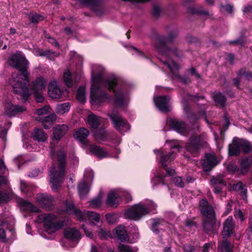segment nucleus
Wrapping results in <instances>:
<instances>
[{
  "label": "nucleus",
  "instance_id": "f3484780",
  "mask_svg": "<svg viewBox=\"0 0 252 252\" xmlns=\"http://www.w3.org/2000/svg\"><path fill=\"white\" fill-rule=\"evenodd\" d=\"M199 207L202 218L216 216L213 207L206 198L199 201Z\"/></svg>",
  "mask_w": 252,
  "mask_h": 252
},
{
  "label": "nucleus",
  "instance_id": "052dcab7",
  "mask_svg": "<svg viewBox=\"0 0 252 252\" xmlns=\"http://www.w3.org/2000/svg\"><path fill=\"white\" fill-rule=\"evenodd\" d=\"M175 185L180 188H184L185 182L181 177H176L173 180Z\"/></svg>",
  "mask_w": 252,
  "mask_h": 252
},
{
  "label": "nucleus",
  "instance_id": "0e129e2a",
  "mask_svg": "<svg viewBox=\"0 0 252 252\" xmlns=\"http://www.w3.org/2000/svg\"><path fill=\"white\" fill-rule=\"evenodd\" d=\"M160 8L158 5H153L152 14L154 17L158 18L160 15Z\"/></svg>",
  "mask_w": 252,
  "mask_h": 252
},
{
  "label": "nucleus",
  "instance_id": "0eeeda50",
  "mask_svg": "<svg viewBox=\"0 0 252 252\" xmlns=\"http://www.w3.org/2000/svg\"><path fill=\"white\" fill-rule=\"evenodd\" d=\"M177 35L178 33L176 31L170 32L168 37L157 34L155 42V47L157 51L161 55H167L171 51L169 44H173L174 39Z\"/></svg>",
  "mask_w": 252,
  "mask_h": 252
},
{
  "label": "nucleus",
  "instance_id": "6ab92c4d",
  "mask_svg": "<svg viewBox=\"0 0 252 252\" xmlns=\"http://www.w3.org/2000/svg\"><path fill=\"white\" fill-rule=\"evenodd\" d=\"M234 225L232 217H228L223 223V230L221 232L223 239L230 237L234 233Z\"/></svg>",
  "mask_w": 252,
  "mask_h": 252
},
{
  "label": "nucleus",
  "instance_id": "4be33fe9",
  "mask_svg": "<svg viewBox=\"0 0 252 252\" xmlns=\"http://www.w3.org/2000/svg\"><path fill=\"white\" fill-rule=\"evenodd\" d=\"M113 233L114 237L121 242H128L129 241V236L126 227L124 225H120L118 226L113 230Z\"/></svg>",
  "mask_w": 252,
  "mask_h": 252
},
{
  "label": "nucleus",
  "instance_id": "c9c22d12",
  "mask_svg": "<svg viewBox=\"0 0 252 252\" xmlns=\"http://www.w3.org/2000/svg\"><path fill=\"white\" fill-rule=\"evenodd\" d=\"M90 98L92 103L100 104L107 99L108 96L107 93L102 92L100 94L97 93Z\"/></svg>",
  "mask_w": 252,
  "mask_h": 252
},
{
  "label": "nucleus",
  "instance_id": "c03bdc74",
  "mask_svg": "<svg viewBox=\"0 0 252 252\" xmlns=\"http://www.w3.org/2000/svg\"><path fill=\"white\" fill-rule=\"evenodd\" d=\"M86 89L85 87L81 86L78 88L76 93V99L81 103L86 102Z\"/></svg>",
  "mask_w": 252,
  "mask_h": 252
},
{
  "label": "nucleus",
  "instance_id": "a211bd4d",
  "mask_svg": "<svg viewBox=\"0 0 252 252\" xmlns=\"http://www.w3.org/2000/svg\"><path fill=\"white\" fill-rule=\"evenodd\" d=\"M240 166V173L241 175H245L252 167V156L244 157L238 159Z\"/></svg>",
  "mask_w": 252,
  "mask_h": 252
},
{
  "label": "nucleus",
  "instance_id": "72a5a7b5",
  "mask_svg": "<svg viewBox=\"0 0 252 252\" xmlns=\"http://www.w3.org/2000/svg\"><path fill=\"white\" fill-rule=\"evenodd\" d=\"M119 197V195L114 191H111L107 194V200L106 204L107 206L111 207H117L118 205V203H117V199Z\"/></svg>",
  "mask_w": 252,
  "mask_h": 252
},
{
  "label": "nucleus",
  "instance_id": "ddd939ff",
  "mask_svg": "<svg viewBox=\"0 0 252 252\" xmlns=\"http://www.w3.org/2000/svg\"><path fill=\"white\" fill-rule=\"evenodd\" d=\"M167 123L171 129L182 135L188 134L187 124L182 120L175 118H171L168 120Z\"/></svg>",
  "mask_w": 252,
  "mask_h": 252
},
{
  "label": "nucleus",
  "instance_id": "dca6fc26",
  "mask_svg": "<svg viewBox=\"0 0 252 252\" xmlns=\"http://www.w3.org/2000/svg\"><path fill=\"white\" fill-rule=\"evenodd\" d=\"M171 99L169 95H159L154 99L156 105L158 109L164 113L170 111L169 103Z\"/></svg>",
  "mask_w": 252,
  "mask_h": 252
},
{
  "label": "nucleus",
  "instance_id": "69168bd1",
  "mask_svg": "<svg viewBox=\"0 0 252 252\" xmlns=\"http://www.w3.org/2000/svg\"><path fill=\"white\" fill-rule=\"evenodd\" d=\"M245 184L242 181H239L236 184H234L232 186V189L234 191H240L244 186Z\"/></svg>",
  "mask_w": 252,
  "mask_h": 252
},
{
  "label": "nucleus",
  "instance_id": "e2e57ef3",
  "mask_svg": "<svg viewBox=\"0 0 252 252\" xmlns=\"http://www.w3.org/2000/svg\"><path fill=\"white\" fill-rule=\"evenodd\" d=\"M167 11H169V12H167V14L169 15H175L176 14V9L175 5L173 4H169L167 7Z\"/></svg>",
  "mask_w": 252,
  "mask_h": 252
},
{
  "label": "nucleus",
  "instance_id": "49530a36",
  "mask_svg": "<svg viewBox=\"0 0 252 252\" xmlns=\"http://www.w3.org/2000/svg\"><path fill=\"white\" fill-rule=\"evenodd\" d=\"M187 12L191 14H196L199 15H209V12L208 11L204 10L202 9H197L192 6H189L187 8Z\"/></svg>",
  "mask_w": 252,
  "mask_h": 252
},
{
  "label": "nucleus",
  "instance_id": "8fccbe9b",
  "mask_svg": "<svg viewBox=\"0 0 252 252\" xmlns=\"http://www.w3.org/2000/svg\"><path fill=\"white\" fill-rule=\"evenodd\" d=\"M211 186H226L224 180L220 177H214L210 180Z\"/></svg>",
  "mask_w": 252,
  "mask_h": 252
},
{
  "label": "nucleus",
  "instance_id": "f03ea898",
  "mask_svg": "<svg viewBox=\"0 0 252 252\" xmlns=\"http://www.w3.org/2000/svg\"><path fill=\"white\" fill-rule=\"evenodd\" d=\"M104 85L109 92L114 94L115 105L122 107L125 102L124 90L126 86V82L119 78L111 77L104 81Z\"/></svg>",
  "mask_w": 252,
  "mask_h": 252
},
{
  "label": "nucleus",
  "instance_id": "680f3d73",
  "mask_svg": "<svg viewBox=\"0 0 252 252\" xmlns=\"http://www.w3.org/2000/svg\"><path fill=\"white\" fill-rule=\"evenodd\" d=\"M119 250L120 252H134L131 246L123 244L119 245Z\"/></svg>",
  "mask_w": 252,
  "mask_h": 252
},
{
  "label": "nucleus",
  "instance_id": "cd10ccee",
  "mask_svg": "<svg viewBox=\"0 0 252 252\" xmlns=\"http://www.w3.org/2000/svg\"><path fill=\"white\" fill-rule=\"evenodd\" d=\"M89 134V131L84 128L81 127L74 133V138L83 144L87 143V138Z\"/></svg>",
  "mask_w": 252,
  "mask_h": 252
},
{
  "label": "nucleus",
  "instance_id": "5fc2aeb1",
  "mask_svg": "<svg viewBox=\"0 0 252 252\" xmlns=\"http://www.w3.org/2000/svg\"><path fill=\"white\" fill-rule=\"evenodd\" d=\"M87 216L89 218V219L91 220H94L96 222H99L100 221V216L98 214L94 212L89 211L87 213Z\"/></svg>",
  "mask_w": 252,
  "mask_h": 252
},
{
  "label": "nucleus",
  "instance_id": "393cba45",
  "mask_svg": "<svg viewBox=\"0 0 252 252\" xmlns=\"http://www.w3.org/2000/svg\"><path fill=\"white\" fill-rule=\"evenodd\" d=\"M240 147L239 138L234 137L232 143L229 144L228 147V155L229 157H237L240 154Z\"/></svg>",
  "mask_w": 252,
  "mask_h": 252
},
{
  "label": "nucleus",
  "instance_id": "de8ad7c7",
  "mask_svg": "<svg viewBox=\"0 0 252 252\" xmlns=\"http://www.w3.org/2000/svg\"><path fill=\"white\" fill-rule=\"evenodd\" d=\"M63 135V125H58L54 128L53 136L54 139L60 140Z\"/></svg>",
  "mask_w": 252,
  "mask_h": 252
},
{
  "label": "nucleus",
  "instance_id": "f704fd0d",
  "mask_svg": "<svg viewBox=\"0 0 252 252\" xmlns=\"http://www.w3.org/2000/svg\"><path fill=\"white\" fill-rule=\"evenodd\" d=\"M240 151L245 154H248L252 151V145L251 142L245 139H239Z\"/></svg>",
  "mask_w": 252,
  "mask_h": 252
},
{
  "label": "nucleus",
  "instance_id": "a878e982",
  "mask_svg": "<svg viewBox=\"0 0 252 252\" xmlns=\"http://www.w3.org/2000/svg\"><path fill=\"white\" fill-rule=\"evenodd\" d=\"M206 158V160L203 163L202 167L204 171L209 172L217 165V158L216 157L210 154H207Z\"/></svg>",
  "mask_w": 252,
  "mask_h": 252
},
{
  "label": "nucleus",
  "instance_id": "9b49d317",
  "mask_svg": "<svg viewBox=\"0 0 252 252\" xmlns=\"http://www.w3.org/2000/svg\"><path fill=\"white\" fill-rule=\"evenodd\" d=\"M96 72H92V84L91 88L90 97L98 93V91L100 90V83H101L104 69L101 66H97L96 68Z\"/></svg>",
  "mask_w": 252,
  "mask_h": 252
},
{
  "label": "nucleus",
  "instance_id": "b1692460",
  "mask_svg": "<svg viewBox=\"0 0 252 252\" xmlns=\"http://www.w3.org/2000/svg\"><path fill=\"white\" fill-rule=\"evenodd\" d=\"M48 94L49 96L53 98L59 99L61 97L62 91L56 81L52 80L49 83Z\"/></svg>",
  "mask_w": 252,
  "mask_h": 252
},
{
  "label": "nucleus",
  "instance_id": "473e14b6",
  "mask_svg": "<svg viewBox=\"0 0 252 252\" xmlns=\"http://www.w3.org/2000/svg\"><path fill=\"white\" fill-rule=\"evenodd\" d=\"M77 189L80 198L86 196L90 191V187L87 182L82 181L78 184Z\"/></svg>",
  "mask_w": 252,
  "mask_h": 252
},
{
  "label": "nucleus",
  "instance_id": "4468645a",
  "mask_svg": "<svg viewBox=\"0 0 252 252\" xmlns=\"http://www.w3.org/2000/svg\"><path fill=\"white\" fill-rule=\"evenodd\" d=\"M68 214L74 215L79 220H83L84 217L80 209L77 208L72 200H66L64 201V214Z\"/></svg>",
  "mask_w": 252,
  "mask_h": 252
},
{
  "label": "nucleus",
  "instance_id": "6e6552de",
  "mask_svg": "<svg viewBox=\"0 0 252 252\" xmlns=\"http://www.w3.org/2000/svg\"><path fill=\"white\" fill-rule=\"evenodd\" d=\"M82 238L79 231L74 227L64 228V247H75Z\"/></svg>",
  "mask_w": 252,
  "mask_h": 252
},
{
  "label": "nucleus",
  "instance_id": "423d86ee",
  "mask_svg": "<svg viewBox=\"0 0 252 252\" xmlns=\"http://www.w3.org/2000/svg\"><path fill=\"white\" fill-rule=\"evenodd\" d=\"M207 146L208 143L202 135L194 133L191 134L185 143V149L193 157H196L199 155L201 150Z\"/></svg>",
  "mask_w": 252,
  "mask_h": 252
},
{
  "label": "nucleus",
  "instance_id": "774afa93",
  "mask_svg": "<svg viewBox=\"0 0 252 252\" xmlns=\"http://www.w3.org/2000/svg\"><path fill=\"white\" fill-rule=\"evenodd\" d=\"M49 107L45 106L37 111V114L40 116H43L44 114H47L49 112Z\"/></svg>",
  "mask_w": 252,
  "mask_h": 252
},
{
  "label": "nucleus",
  "instance_id": "aec40b11",
  "mask_svg": "<svg viewBox=\"0 0 252 252\" xmlns=\"http://www.w3.org/2000/svg\"><path fill=\"white\" fill-rule=\"evenodd\" d=\"M163 63L167 66L171 72L174 78L178 82H179L185 85H188L191 83V79L188 74H185L184 75H180L179 73L174 72L171 65L167 61L163 62Z\"/></svg>",
  "mask_w": 252,
  "mask_h": 252
},
{
  "label": "nucleus",
  "instance_id": "4c0bfd02",
  "mask_svg": "<svg viewBox=\"0 0 252 252\" xmlns=\"http://www.w3.org/2000/svg\"><path fill=\"white\" fill-rule=\"evenodd\" d=\"M213 98L217 105L220 106L222 108L225 106L226 98L221 93L219 92L214 94Z\"/></svg>",
  "mask_w": 252,
  "mask_h": 252
},
{
  "label": "nucleus",
  "instance_id": "bb28decb",
  "mask_svg": "<svg viewBox=\"0 0 252 252\" xmlns=\"http://www.w3.org/2000/svg\"><path fill=\"white\" fill-rule=\"evenodd\" d=\"M187 116L190 123L194 124L201 118H205L206 122L208 123L207 119L206 112L204 110H200L197 113L191 111L187 114Z\"/></svg>",
  "mask_w": 252,
  "mask_h": 252
},
{
  "label": "nucleus",
  "instance_id": "e433bc0d",
  "mask_svg": "<svg viewBox=\"0 0 252 252\" xmlns=\"http://www.w3.org/2000/svg\"><path fill=\"white\" fill-rule=\"evenodd\" d=\"M66 155L64 153V181L65 180L67 182V187L68 189L74 187V175L73 174H69L66 175L65 165L66 164Z\"/></svg>",
  "mask_w": 252,
  "mask_h": 252
},
{
  "label": "nucleus",
  "instance_id": "2f4dec72",
  "mask_svg": "<svg viewBox=\"0 0 252 252\" xmlns=\"http://www.w3.org/2000/svg\"><path fill=\"white\" fill-rule=\"evenodd\" d=\"M64 85L69 88H75L77 85L76 81L72 79V74L68 69L64 70Z\"/></svg>",
  "mask_w": 252,
  "mask_h": 252
},
{
  "label": "nucleus",
  "instance_id": "a19ab883",
  "mask_svg": "<svg viewBox=\"0 0 252 252\" xmlns=\"http://www.w3.org/2000/svg\"><path fill=\"white\" fill-rule=\"evenodd\" d=\"M94 136L96 140H99L102 141H106L108 136L105 129L103 127L96 129V130L94 133Z\"/></svg>",
  "mask_w": 252,
  "mask_h": 252
},
{
  "label": "nucleus",
  "instance_id": "7ed1b4c3",
  "mask_svg": "<svg viewBox=\"0 0 252 252\" xmlns=\"http://www.w3.org/2000/svg\"><path fill=\"white\" fill-rule=\"evenodd\" d=\"M157 208V204L152 200L149 201L145 204L140 202L128 208L126 211L125 215L128 219L139 220L150 214H156Z\"/></svg>",
  "mask_w": 252,
  "mask_h": 252
},
{
  "label": "nucleus",
  "instance_id": "412c9836",
  "mask_svg": "<svg viewBox=\"0 0 252 252\" xmlns=\"http://www.w3.org/2000/svg\"><path fill=\"white\" fill-rule=\"evenodd\" d=\"M25 107L19 105H14L11 103L5 105V113L9 117L15 116L26 111Z\"/></svg>",
  "mask_w": 252,
  "mask_h": 252
},
{
  "label": "nucleus",
  "instance_id": "39448f33",
  "mask_svg": "<svg viewBox=\"0 0 252 252\" xmlns=\"http://www.w3.org/2000/svg\"><path fill=\"white\" fill-rule=\"evenodd\" d=\"M181 147L178 144L171 145V151L168 153H164L161 149H155L154 153L157 155L159 164L160 167L163 168L168 175L171 176L175 174V171L172 168L167 166V163L173 161L176 157L177 154L173 149H177L178 152L180 151Z\"/></svg>",
  "mask_w": 252,
  "mask_h": 252
},
{
  "label": "nucleus",
  "instance_id": "f8f14e48",
  "mask_svg": "<svg viewBox=\"0 0 252 252\" xmlns=\"http://www.w3.org/2000/svg\"><path fill=\"white\" fill-rule=\"evenodd\" d=\"M202 227L203 231L207 234L217 233L216 216L202 218Z\"/></svg>",
  "mask_w": 252,
  "mask_h": 252
},
{
  "label": "nucleus",
  "instance_id": "f257e3e1",
  "mask_svg": "<svg viewBox=\"0 0 252 252\" xmlns=\"http://www.w3.org/2000/svg\"><path fill=\"white\" fill-rule=\"evenodd\" d=\"M8 63L10 66L19 70L24 77V78H22L20 74L13 73L10 83L14 93L19 96L18 98L25 101L31 95L28 88L30 84L29 73L28 71L29 62L20 51H16L9 58Z\"/></svg>",
  "mask_w": 252,
  "mask_h": 252
},
{
  "label": "nucleus",
  "instance_id": "6e6d98bb",
  "mask_svg": "<svg viewBox=\"0 0 252 252\" xmlns=\"http://www.w3.org/2000/svg\"><path fill=\"white\" fill-rule=\"evenodd\" d=\"M106 219L109 224H113L117 221V217L114 214H106L105 215Z\"/></svg>",
  "mask_w": 252,
  "mask_h": 252
},
{
  "label": "nucleus",
  "instance_id": "3c124183",
  "mask_svg": "<svg viewBox=\"0 0 252 252\" xmlns=\"http://www.w3.org/2000/svg\"><path fill=\"white\" fill-rule=\"evenodd\" d=\"M153 182L155 185H161L162 186L165 185L164 177L160 175H156L153 179Z\"/></svg>",
  "mask_w": 252,
  "mask_h": 252
},
{
  "label": "nucleus",
  "instance_id": "13d9d810",
  "mask_svg": "<svg viewBox=\"0 0 252 252\" xmlns=\"http://www.w3.org/2000/svg\"><path fill=\"white\" fill-rule=\"evenodd\" d=\"M39 55L40 56H46L47 58H50L53 56H56L58 55L57 53L55 52H52L50 50H46L44 51L40 52L39 53Z\"/></svg>",
  "mask_w": 252,
  "mask_h": 252
},
{
  "label": "nucleus",
  "instance_id": "79ce46f5",
  "mask_svg": "<svg viewBox=\"0 0 252 252\" xmlns=\"http://www.w3.org/2000/svg\"><path fill=\"white\" fill-rule=\"evenodd\" d=\"M165 221L162 219H155L153 220V222L151 226V230L155 234L159 233V229L158 228L160 226L163 225V223Z\"/></svg>",
  "mask_w": 252,
  "mask_h": 252
},
{
  "label": "nucleus",
  "instance_id": "c756f323",
  "mask_svg": "<svg viewBox=\"0 0 252 252\" xmlns=\"http://www.w3.org/2000/svg\"><path fill=\"white\" fill-rule=\"evenodd\" d=\"M46 85L47 81L42 77L37 78L32 83V88L34 92H41Z\"/></svg>",
  "mask_w": 252,
  "mask_h": 252
},
{
  "label": "nucleus",
  "instance_id": "9d476101",
  "mask_svg": "<svg viewBox=\"0 0 252 252\" xmlns=\"http://www.w3.org/2000/svg\"><path fill=\"white\" fill-rule=\"evenodd\" d=\"M108 117L111 119L113 127L121 134L129 130L130 126L127 120L123 119L117 114H109Z\"/></svg>",
  "mask_w": 252,
  "mask_h": 252
},
{
  "label": "nucleus",
  "instance_id": "2eb2a0df",
  "mask_svg": "<svg viewBox=\"0 0 252 252\" xmlns=\"http://www.w3.org/2000/svg\"><path fill=\"white\" fill-rule=\"evenodd\" d=\"M36 201L44 209L50 211L53 208V197L52 195L46 193L37 194Z\"/></svg>",
  "mask_w": 252,
  "mask_h": 252
},
{
  "label": "nucleus",
  "instance_id": "58836bf2",
  "mask_svg": "<svg viewBox=\"0 0 252 252\" xmlns=\"http://www.w3.org/2000/svg\"><path fill=\"white\" fill-rule=\"evenodd\" d=\"M237 74L240 78H244L246 80L248 81L252 80V71L248 70L246 67L241 68L237 72Z\"/></svg>",
  "mask_w": 252,
  "mask_h": 252
},
{
  "label": "nucleus",
  "instance_id": "603ef678",
  "mask_svg": "<svg viewBox=\"0 0 252 252\" xmlns=\"http://www.w3.org/2000/svg\"><path fill=\"white\" fill-rule=\"evenodd\" d=\"M101 197L98 196L91 200L90 206L93 208H98L101 204Z\"/></svg>",
  "mask_w": 252,
  "mask_h": 252
},
{
  "label": "nucleus",
  "instance_id": "4d7b16f0",
  "mask_svg": "<svg viewBox=\"0 0 252 252\" xmlns=\"http://www.w3.org/2000/svg\"><path fill=\"white\" fill-rule=\"evenodd\" d=\"M9 200L10 197L7 193L0 191V204L6 203Z\"/></svg>",
  "mask_w": 252,
  "mask_h": 252
},
{
  "label": "nucleus",
  "instance_id": "bf43d9fd",
  "mask_svg": "<svg viewBox=\"0 0 252 252\" xmlns=\"http://www.w3.org/2000/svg\"><path fill=\"white\" fill-rule=\"evenodd\" d=\"M44 36L45 38L47 40V41L49 43H50L51 44H52L56 47H59V45L58 42L54 38L51 37L49 34L44 32Z\"/></svg>",
  "mask_w": 252,
  "mask_h": 252
},
{
  "label": "nucleus",
  "instance_id": "ea45409f",
  "mask_svg": "<svg viewBox=\"0 0 252 252\" xmlns=\"http://www.w3.org/2000/svg\"><path fill=\"white\" fill-rule=\"evenodd\" d=\"M88 122L91 128L95 129H97L100 124L98 117L94 114L89 115Z\"/></svg>",
  "mask_w": 252,
  "mask_h": 252
},
{
  "label": "nucleus",
  "instance_id": "09e8293b",
  "mask_svg": "<svg viewBox=\"0 0 252 252\" xmlns=\"http://www.w3.org/2000/svg\"><path fill=\"white\" fill-rule=\"evenodd\" d=\"M20 207L24 210L32 212H37L38 209L30 202L22 200L20 202Z\"/></svg>",
  "mask_w": 252,
  "mask_h": 252
},
{
  "label": "nucleus",
  "instance_id": "338daca9",
  "mask_svg": "<svg viewBox=\"0 0 252 252\" xmlns=\"http://www.w3.org/2000/svg\"><path fill=\"white\" fill-rule=\"evenodd\" d=\"M187 72L189 73L191 76H194L197 79H200L201 77L200 74L197 72L196 69L193 67L188 69Z\"/></svg>",
  "mask_w": 252,
  "mask_h": 252
},
{
  "label": "nucleus",
  "instance_id": "20e7f679",
  "mask_svg": "<svg viewBox=\"0 0 252 252\" xmlns=\"http://www.w3.org/2000/svg\"><path fill=\"white\" fill-rule=\"evenodd\" d=\"M59 162L58 170L53 166L50 169V183L52 184V189L57 192L61 187L63 178V151L61 149L54 156Z\"/></svg>",
  "mask_w": 252,
  "mask_h": 252
},
{
  "label": "nucleus",
  "instance_id": "37998d69",
  "mask_svg": "<svg viewBox=\"0 0 252 252\" xmlns=\"http://www.w3.org/2000/svg\"><path fill=\"white\" fill-rule=\"evenodd\" d=\"M33 138L38 142H44L47 137L44 132L41 129L35 128L32 134Z\"/></svg>",
  "mask_w": 252,
  "mask_h": 252
},
{
  "label": "nucleus",
  "instance_id": "5701e85b",
  "mask_svg": "<svg viewBox=\"0 0 252 252\" xmlns=\"http://www.w3.org/2000/svg\"><path fill=\"white\" fill-rule=\"evenodd\" d=\"M89 151L91 154L97 157L99 159L108 157V153L104 148L95 144L90 146Z\"/></svg>",
  "mask_w": 252,
  "mask_h": 252
},
{
  "label": "nucleus",
  "instance_id": "864d4df0",
  "mask_svg": "<svg viewBox=\"0 0 252 252\" xmlns=\"http://www.w3.org/2000/svg\"><path fill=\"white\" fill-rule=\"evenodd\" d=\"M29 19L32 23L36 24L39 21L43 20L44 17L40 15L35 14L30 15L29 16Z\"/></svg>",
  "mask_w": 252,
  "mask_h": 252
},
{
  "label": "nucleus",
  "instance_id": "1a4fd4ad",
  "mask_svg": "<svg viewBox=\"0 0 252 252\" xmlns=\"http://www.w3.org/2000/svg\"><path fill=\"white\" fill-rule=\"evenodd\" d=\"M43 223L46 231L49 233L56 231L63 226V221H59L57 216L51 214L44 216Z\"/></svg>",
  "mask_w": 252,
  "mask_h": 252
},
{
  "label": "nucleus",
  "instance_id": "c85d7f7f",
  "mask_svg": "<svg viewBox=\"0 0 252 252\" xmlns=\"http://www.w3.org/2000/svg\"><path fill=\"white\" fill-rule=\"evenodd\" d=\"M233 245L229 242L227 238L223 239L218 242V252H233Z\"/></svg>",
  "mask_w": 252,
  "mask_h": 252
},
{
  "label": "nucleus",
  "instance_id": "a18cd8bd",
  "mask_svg": "<svg viewBox=\"0 0 252 252\" xmlns=\"http://www.w3.org/2000/svg\"><path fill=\"white\" fill-rule=\"evenodd\" d=\"M226 170L229 174H236L237 175L242 176L240 173V168L235 163H228L226 166Z\"/></svg>",
  "mask_w": 252,
  "mask_h": 252
},
{
  "label": "nucleus",
  "instance_id": "7c9ffc66",
  "mask_svg": "<svg viewBox=\"0 0 252 252\" xmlns=\"http://www.w3.org/2000/svg\"><path fill=\"white\" fill-rule=\"evenodd\" d=\"M56 120V116L54 114H51L47 116H42L38 119L42 123L45 129L50 128Z\"/></svg>",
  "mask_w": 252,
  "mask_h": 252
}]
</instances>
